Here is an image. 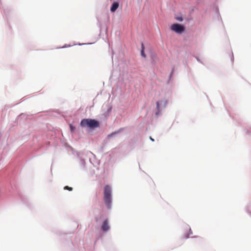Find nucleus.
<instances>
[{
  "label": "nucleus",
  "instance_id": "1",
  "mask_svg": "<svg viewBox=\"0 0 251 251\" xmlns=\"http://www.w3.org/2000/svg\"><path fill=\"white\" fill-rule=\"evenodd\" d=\"M111 193V187L108 185H106L104 188V201L108 207H110L112 202Z\"/></svg>",
  "mask_w": 251,
  "mask_h": 251
},
{
  "label": "nucleus",
  "instance_id": "2",
  "mask_svg": "<svg viewBox=\"0 0 251 251\" xmlns=\"http://www.w3.org/2000/svg\"><path fill=\"white\" fill-rule=\"evenodd\" d=\"M81 126H87L91 128L97 127L99 126V122L95 120L90 119H83L80 123Z\"/></svg>",
  "mask_w": 251,
  "mask_h": 251
},
{
  "label": "nucleus",
  "instance_id": "3",
  "mask_svg": "<svg viewBox=\"0 0 251 251\" xmlns=\"http://www.w3.org/2000/svg\"><path fill=\"white\" fill-rule=\"evenodd\" d=\"M171 29L177 33H181L184 31V26L178 24H173L171 26Z\"/></svg>",
  "mask_w": 251,
  "mask_h": 251
},
{
  "label": "nucleus",
  "instance_id": "4",
  "mask_svg": "<svg viewBox=\"0 0 251 251\" xmlns=\"http://www.w3.org/2000/svg\"><path fill=\"white\" fill-rule=\"evenodd\" d=\"M110 228L109 226L108 225V220L107 219L105 220L101 227V230L104 232L107 231Z\"/></svg>",
  "mask_w": 251,
  "mask_h": 251
},
{
  "label": "nucleus",
  "instance_id": "5",
  "mask_svg": "<svg viewBox=\"0 0 251 251\" xmlns=\"http://www.w3.org/2000/svg\"><path fill=\"white\" fill-rule=\"evenodd\" d=\"M119 3L118 2H114L112 3L110 8V10L112 12H114L119 7Z\"/></svg>",
  "mask_w": 251,
  "mask_h": 251
},
{
  "label": "nucleus",
  "instance_id": "6",
  "mask_svg": "<svg viewBox=\"0 0 251 251\" xmlns=\"http://www.w3.org/2000/svg\"><path fill=\"white\" fill-rule=\"evenodd\" d=\"M156 109H157V111L155 113V115L156 116H157L159 114V113L160 112V102L159 101H157L156 102Z\"/></svg>",
  "mask_w": 251,
  "mask_h": 251
},
{
  "label": "nucleus",
  "instance_id": "7",
  "mask_svg": "<svg viewBox=\"0 0 251 251\" xmlns=\"http://www.w3.org/2000/svg\"><path fill=\"white\" fill-rule=\"evenodd\" d=\"M144 45H143V44H142L141 55H142V56L145 57H146V55H145V54L144 53Z\"/></svg>",
  "mask_w": 251,
  "mask_h": 251
},
{
  "label": "nucleus",
  "instance_id": "8",
  "mask_svg": "<svg viewBox=\"0 0 251 251\" xmlns=\"http://www.w3.org/2000/svg\"><path fill=\"white\" fill-rule=\"evenodd\" d=\"M64 189L68 190L69 191H72L73 188L72 187L66 186L64 187Z\"/></svg>",
  "mask_w": 251,
  "mask_h": 251
},
{
  "label": "nucleus",
  "instance_id": "9",
  "mask_svg": "<svg viewBox=\"0 0 251 251\" xmlns=\"http://www.w3.org/2000/svg\"><path fill=\"white\" fill-rule=\"evenodd\" d=\"M176 19L180 22L183 20V18L181 17H177L176 18Z\"/></svg>",
  "mask_w": 251,
  "mask_h": 251
},
{
  "label": "nucleus",
  "instance_id": "10",
  "mask_svg": "<svg viewBox=\"0 0 251 251\" xmlns=\"http://www.w3.org/2000/svg\"><path fill=\"white\" fill-rule=\"evenodd\" d=\"M115 133H116V132H113L112 133L109 134L107 136L108 138H110V137H112L113 136V135L115 134Z\"/></svg>",
  "mask_w": 251,
  "mask_h": 251
},
{
  "label": "nucleus",
  "instance_id": "11",
  "mask_svg": "<svg viewBox=\"0 0 251 251\" xmlns=\"http://www.w3.org/2000/svg\"><path fill=\"white\" fill-rule=\"evenodd\" d=\"M70 128H71V131H73L74 130V127H73L72 126H70Z\"/></svg>",
  "mask_w": 251,
  "mask_h": 251
},
{
  "label": "nucleus",
  "instance_id": "12",
  "mask_svg": "<svg viewBox=\"0 0 251 251\" xmlns=\"http://www.w3.org/2000/svg\"><path fill=\"white\" fill-rule=\"evenodd\" d=\"M150 139L152 141H154V139H152L151 137H150Z\"/></svg>",
  "mask_w": 251,
  "mask_h": 251
},
{
  "label": "nucleus",
  "instance_id": "13",
  "mask_svg": "<svg viewBox=\"0 0 251 251\" xmlns=\"http://www.w3.org/2000/svg\"><path fill=\"white\" fill-rule=\"evenodd\" d=\"M96 222H98V219H97V218H96Z\"/></svg>",
  "mask_w": 251,
  "mask_h": 251
}]
</instances>
